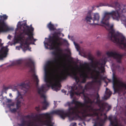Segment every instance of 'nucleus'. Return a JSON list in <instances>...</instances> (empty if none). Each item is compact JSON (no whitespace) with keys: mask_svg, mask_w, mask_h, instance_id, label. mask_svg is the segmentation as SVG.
Segmentation results:
<instances>
[{"mask_svg":"<svg viewBox=\"0 0 126 126\" xmlns=\"http://www.w3.org/2000/svg\"><path fill=\"white\" fill-rule=\"evenodd\" d=\"M52 55L55 56L56 58L53 60L49 61L46 63L45 68V70L46 71L47 69V67L51 68L52 69L53 77L52 79H48L47 78L45 79V81L47 83L45 84H42L40 87L37 88V92L38 94L40 95L41 98H44L43 102H48L47 100V97L45 95V93L47 91V88L51 86L52 88L57 91L59 90L61 86L60 82L62 80L66 79L68 76H70L74 79L77 83L79 81V79L77 75V73L75 71L71 70V72H69L68 70H66V73L62 72L61 75L59 76L56 74L57 72L56 67L58 66L59 63V58L61 57L60 53H58L55 51L52 52Z\"/></svg>","mask_w":126,"mask_h":126,"instance_id":"1","label":"nucleus"},{"mask_svg":"<svg viewBox=\"0 0 126 126\" xmlns=\"http://www.w3.org/2000/svg\"><path fill=\"white\" fill-rule=\"evenodd\" d=\"M109 6L115 8L116 11H112L111 12H104L101 23L105 25L106 29L109 31L108 37L113 42L118 44L120 48L126 51V38L123 36L118 38V34L115 33L113 25L110 26L109 23L111 16L117 21L120 17L122 19L126 18V8H122L123 5H120L117 2L113 3Z\"/></svg>","mask_w":126,"mask_h":126,"instance_id":"2","label":"nucleus"},{"mask_svg":"<svg viewBox=\"0 0 126 126\" xmlns=\"http://www.w3.org/2000/svg\"><path fill=\"white\" fill-rule=\"evenodd\" d=\"M71 103L75 104V106L74 107H69L67 112H66L63 110H57L50 113L47 112L40 114L38 115H36L35 117L38 118L37 119L38 121L39 122V125L41 126H53V125L51 124L52 119L51 115L53 114L59 115L63 119H64L66 116L70 117L75 116L79 117L80 114H81L84 117H88V114L89 113L87 108L79 109L84 106V104L76 101L74 99L73 100Z\"/></svg>","mask_w":126,"mask_h":126,"instance_id":"3","label":"nucleus"},{"mask_svg":"<svg viewBox=\"0 0 126 126\" xmlns=\"http://www.w3.org/2000/svg\"><path fill=\"white\" fill-rule=\"evenodd\" d=\"M83 94L85 103L86 104L90 103L91 104L93 103L95 104H97L100 108L99 109H94L93 108H87L89 113L88 116L89 117L96 116V121L100 120L99 115L100 114L101 116L103 115L102 112L104 110L105 108L107 106V103L102 102V100H100L99 96L98 93L97 94V96L96 98L95 96L93 95L94 98L93 100L90 99L87 95Z\"/></svg>","mask_w":126,"mask_h":126,"instance_id":"4","label":"nucleus"},{"mask_svg":"<svg viewBox=\"0 0 126 126\" xmlns=\"http://www.w3.org/2000/svg\"><path fill=\"white\" fill-rule=\"evenodd\" d=\"M79 90L77 92H74V91L78 89L76 86H74L71 87V90L70 92V95L71 98L73 97L75 94L77 95H80L82 94L83 96V94L85 95L84 93L85 90L86 91L89 90L93 89L94 88V84L93 81H90L87 83L85 85L84 88L83 89V87L81 85H79Z\"/></svg>","mask_w":126,"mask_h":126,"instance_id":"5","label":"nucleus"},{"mask_svg":"<svg viewBox=\"0 0 126 126\" xmlns=\"http://www.w3.org/2000/svg\"><path fill=\"white\" fill-rule=\"evenodd\" d=\"M34 30V28L31 27L30 30L24 33H20L17 35L16 39L21 42L24 41L25 40V44L26 45L28 44V41L29 40L32 41V40H33L34 41H35L36 40L34 39L33 36Z\"/></svg>","mask_w":126,"mask_h":126,"instance_id":"6","label":"nucleus"},{"mask_svg":"<svg viewBox=\"0 0 126 126\" xmlns=\"http://www.w3.org/2000/svg\"><path fill=\"white\" fill-rule=\"evenodd\" d=\"M102 63H100L99 62H97L95 63H93V64H92L91 65V67L94 68L93 71L95 73V75L94 76L92 75L91 78L94 79V81H93L94 82H95L100 83L101 82V81L100 80H98V77L100 76V73H104L105 72V69L104 67L103 68L102 66L100 67L98 66V65H102Z\"/></svg>","mask_w":126,"mask_h":126,"instance_id":"7","label":"nucleus"},{"mask_svg":"<svg viewBox=\"0 0 126 126\" xmlns=\"http://www.w3.org/2000/svg\"><path fill=\"white\" fill-rule=\"evenodd\" d=\"M113 87L114 93H118L123 89L126 90V83L123 82L119 78H117L113 74L112 75Z\"/></svg>","mask_w":126,"mask_h":126,"instance_id":"8","label":"nucleus"},{"mask_svg":"<svg viewBox=\"0 0 126 126\" xmlns=\"http://www.w3.org/2000/svg\"><path fill=\"white\" fill-rule=\"evenodd\" d=\"M32 77L33 79L31 80V81H28L26 83L24 82H23L18 85L17 87H21L22 88L21 91L20 92H19L21 94H23L24 91L25 90H27V93L28 89L26 88V87H30L31 85L33 83L34 81L36 82V85L37 86L38 85L39 80L38 79L37 76L35 74H34L32 75Z\"/></svg>","mask_w":126,"mask_h":126,"instance_id":"9","label":"nucleus"},{"mask_svg":"<svg viewBox=\"0 0 126 126\" xmlns=\"http://www.w3.org/2000/svg\"><path fill=\"white\" fill-rule=\"evenodd\" d=\"M49 43L50 44V46L54 47L56 46V49L59 51L62 52V50L60 49L59 47L62 45V44L60 41V38L56 32L54 33L53 36L50 37L49 39Z\"/></svg>","mask_w":126,"mask_h":126,"instance_id":"10","label":"nucleus"},{"mask_svg":"<svg viewBox=\"0 0 126 126\" xmlns=\"http://www.w3.org/2000/svg\"><path fill=\"white\" fill-rule=\"evenodd\" d=\"M8 17V16L5 14L0 15V32L14 30L13 28L8 26L5 21Z\"/></svg>","mask_w":126,"mask_h":126,"instance_id":"11","label":"nucleus"},{"mask_svg":"<svg viewBox=\"0 0 126 126\" xmlns=\"http://www.w3.org/2000/svg\"><path fill=\"white\" fill-rule=\"evenodd\" d=\"M100 16L98 13H94L92 16L91 13H88L85 20L89 24L98 25V23L99 19Z\"/></svg>","mask_w":126,"mask_h":126,"instance_id":"12","label":"nucleus"},{"mask_svg":"<svg viewBox=\"0 0 126 126\" xmlns=\"http://www.w3.org/2000/svg\"><path fill=\"white\" fill-rule=\"evenodd\" d=\"M107 55L109 57H112L115 59L117 62L120 63H121V60L123 56L122 55L116 52L108 51L106 53Z\"/></svg>","mask_w":126,"mask_h":126,"instance_id":"13","label":"nucleus"},{"mask_svg":"<svg viewBox=\"0 0 126 126\" xmlns=\"http://www.w3.org/2000/svg\"><path fill=\"white\" fill-rule=\"evenodd\" d=\"M16 90L17 92L18 96L17 97V102L16 103V108L17 109H18L20 107V104L21 101L23 100L22 95H24L26 93L27 90L24 91L23 94H21L19 91L16 88Z\"/></svg>","mask_w":126,"mask_h":126,"instance_id":"14","label":"nucleus"},{"mask_svg":"<svg viewBox=\"0 0 126 126\" xmlns=\"http://www.w3.org/2000/svg\"><path fill=\"white\" fill-rule=\"evenodd\" d=\"M8 51V49L7 47H1L0 50V60L2 59L4 57H6Z\"/></svg>","mask_w":126,"mask_h":126,"instance_id":"15","label":"nucleus"},{"mask_svg":"<svg viewBox=\"0 0 126 126\" xmlns=\"http://www.w3.org/2000/svg\"><path fill=\"white\" fill-rule=\"evenodd\" d=\"M108 119L110 122V124L112 126H123L121 124L119 123L118 122L116 118H114L113 120H112V117L111 116H109Z\"/></svg>","mask_w":126,"mask_h":126,"instance_id":"16","label":"nucleus"},{"mask_svg":"<svg viewBox=\"0 0 126 126\" xmlns=\"http://www.w3.org/2000/svg\"><path fill=\"white\" fill-rule=\"evenodd\" d=\"M25 64L26 66L31 68L34 65V63L31 58H28L26 59Z\"/></svg>","mask_w":126,"mask_h":126,"instance_id":"17","label":"nucleus"},{"mask_svg":"<svg viewBox=\"0 0 126 126\" xmlns=\"http://www.w3.org/2000/svg\"><path fill=\"white\" fill-rule=\"evenodd\" d=\"M82 73L80 74V77L82 79L81 82L85 83L86 80V79L89 78V76L88 74L85 73L84 71H82Z\"/></svg>","mask_w":126,"mask_h":126,"instance_id":"18","label":"nucleus"},{"mask_svg":"<svg viewBox=\"0 0 126 126\" xmlns=\"http://www.w3.org/2000/svg\"><path fill=\"white\" fill-rule=\"evenodd\" d=\"M21 25L23 26L24 30L23 32L21 33H24L31 30V29H30L29 26L27 25L26 23L22 24Z\"/></svg>","mask_w":126,"mask_h":126,"instance_id":"19","label":"nucleus"},{"mask_svg":"<svg viewBox=\"0 0 126 126\" xmlns=\"http://www.w3.org/2000/svg\"><path fill=\"white\" fill-rule=\"evenodd\" d=\"M105 93L106 96L105 95L104 97H102V99L103 100L107 99L111 95V93L109 91L108 92H105Z\"/></svg>","mask_w":126,"mask_h":126,"instance_id":"20","label":"nucleus"},{"mask_svg":"<svg viewBox=\"0 0 126 126\" xmlns=\"http://www.w3.org/2000/svg\"><path fill=\"white\" fill-rule=\"evenodd\" d=\"M47 26L50 31H53L56 30V28L54 27V25L51 23V22L47 24Z\"/></svg>","mask_w":126,"mask_h":126,"instance_id":"21","label":"nucleus"},{"mask_svg":"<svg viewBox=\"0 0 126 126\" xmlns=\"http://www.w3.org/2000/svg\"><path fill=\"white\" fill-rule=\"evenodd\" d=\"M89 64L88 63H85L83 64V66H86V68L87 69L88 72H89L91 70V69L89 67Z\"/></svg>","mask_w":126,"mask_h":126,"instance_id":"22","label":"nucleus"},{"mask_svg":"<svg viewBox=\"0 0 126 126\" xmlns=\"http://www.w3.org/2000/svg\"><path fill=\"white\" fill-rule=\"evenodd\" d=\"M23 117L26 119H30L33 117V115H26L23 116Z\"/></svg>","mask_w":126,"mask_h":126,"instance_id":"23","label":"nucleus"},{"mask_svg":"<svg viewBox=\"0 0 126 126\" xmlns=\"http://www.w3.org/2000/svg\"><path fill=\"white\" fill-rule=\"evenodd\" d=\"M103 115L104 116L103 119H101V121L102 122H104L106 121V119H107V117L106 114L105 113H104Z\"/></svg>","mask_w":126,"mask_h":126,"instance_id":"24","label":"nucleus"},{"mask_svg":"<svg viewBox=\"0 0 126 126\" xmlns=\"http://www.w3.org/2000/svg\"><path fill=\"white\" fill-rule=\"evenodd\" d=\"M16 63L20 66L21 65H22L23 61L20 60H17L16 61Z\"/></svg>","mask_w":126,"mask_h":126,"instance_id":"25","label":"nucleus"},{"mask_svg":"<svg viewBox=\"0 0 126 126\" xmlns=\"http://www.w3.org/2000/svg\"><path fill=\"white\" fill-rule=\"evenodd\" d=\"M74 43L76 47V48L77 49V50L78 51L79 48V45L77 44L75 42H74Z\"/></svg>","mask_w":126,"mask_h":126,"instance_id":"26","label":"nucleus"},{"mask_svg":"<svg viewBox=\"0 0 126 126\" xmlns=\"http://www.w3.org/2000/svg\"><path fill=\"white\" fill-rule=\"evenodd\" d=\"M17 109H16L14 108L13 109H11V108L10 109V110L11 111V112L12 113H15L16 112V110Z\"/></svg>","mask_w":126,"mask_h":126,"instance_id":"27","label":"nucleus"},{"mask_svg":"<svg viewBox=\"0 0 126 126\" xmlns=\"http://www.w3.org/2000/svg\"><path fill=\"white\" fill-rule=\"evenodd\" d=\"M89 59L91 61V64H93L94 63V58L92 57H89Z\"/></svg>","mask_w":126,"mask_h":126,"instance_id":"28","label":"nucleus"},{"mask_svg":"<svg viewBox=\"0 0 126 126\" xmlns=\"http://www.w3.org/2000/svg\"><path fill=\"white\" fill-rule=\"evenodd\" d=\"M107 105L106 107L105 108V109L106 108H107L108 110H107V111H108L110 110V109L111 108V107L109 105L108 106V104L107 103Z\"/></svg>","mask_w":126,"mask_h":126,"instance_id":"29","label":"nucleus"},{"mask_svg":"<svg viewBox=\"0 0 126 126\" xmlns=\"http://www.w3.org/2000/svg\"><path fill=\"white\" fill-rule=\"evenodd\" d=\"M35 109L37 111H39L40 110V107H36L35 108Z\"/></svg>","mask_w":126,"mask_h":126,"instance_id":"30","label":"nucleus"},{"mask_svg":"<svg viewBox=\"0 0 126 126\" xmlns=\"http://www.w3.org/2000/svg\"><path fill=\"white\" fill-rule=\"evenodd\" d=\"M76 123H73L70 124V126H76Z\"/></svg>","mask_w":126,"mask_h":126,"instance_id":"31","label":"nucleus"},{"mask_svg":"<svg viewBox=\"0 0 126 126\" xmlns=\"http://www.w3.org/2000/svg\"><path fill=\"white\" fill-rule=\"evenodd\" d=\"M104 5L102 3H100L99 5H97L96 6V7H99L100 6H104Z\"/></svg>","mask_w":126,"mask_h":126,"instance_id":"32","label":"nucleus"},{"mask_svg":"<svg viewBox=\"0 0 126 126\" xmlns=\"http://www.w3.org/2000/svg\"><path fill=\"white\" fill-rule=\"evenodd\" d=\"M62 92L63 93H64L65 94H66V91H65L64 90H62Z\"/></svg>","mask_w":126,"mask_h":126,"instance_id":"33","label":"nucleus"},{"mask_svg":"<svg viewBox=\"0 0 126 126\" xmlns=\"http://www.w3.org/2000/svg\"><path fill=\"white\" fill-rule=\"evenodd\" d=\"M1 39H0V47L3 45V44L1 43Z\"/></svg>","mask_w":126,"mask_h":126,"instance_id":"34","label":"nucleus"},{"mask_svg":"<svg viewBox=\"0 0 126 126\" xmlns=\"http://www.w3.org/2000/svg\"><path fill=\"white\" fill-rule=\"evenodd\" d=\"M7 101L8 102L10 103L11 101V100L10 99H7Z\"/></svg>","mask_w":126,"mask_h":126,"instance_id":"35","label":"nucleus"},{"mask_svg":"<svg viewBox=\"0 0 126 126\" xmlns=\"http://www.w3.org/2000/svg\"><path fill=\"white\" fill-rule=\"evenodd\" d=\"M63 55H64L66 57L67 56H68V57L69 56V55H68L66 54H63Z\"/></svg>","mask_w":126,"mask_h":126,"instance_id":"36","label":"nucleus"},{"mask_svg":"<svg viewBox=\"0 0 126 126\" xmlns=\"http://www.w3.org/2000/svg\"><path fill=\"white\" fill-rule=\"evenodd\" d=\"M4 88L5 90H7L9 88L7 87H4Z\"/></svg>","mask_w":126,"mask_h":126,"instance_id":"37","label":"nucleus"},{"mask_svg":"<svg viewBox=\"0 0 126 126\" xmlns=\"http://www.w3.org/2000/svg\"><path fill=\"white\" fill-rule=\"evenodd\" d=\"M11 36L10 35H9L7 37V38L9 39H10Z\"/></svg>","mask_w":126,"mask_h":126,"instance_id":"38","label":"nucleus"},{"mask_svg":"<svg viewBox=\"0 0 126 126\" xmlns=\"http://www.w3.org/2000/svg\"><path fill=\"white\" fill-rule=\"evenodd\" d=\"M9 95L10 97H11V96H12V94H11V93H10L9 94Z\"/></svg>","mask_w":126,"mask_h":126,"instance_id":"39","label":"nucleus"},{"mask_svg":"<svg viewBox=\"0 0 126 126\" xmlns=\"http://www.w3.org/2000/svg\"><path fill=\"white\" fill-rule=\"evenodd\" d=\"M32 25L31 24L30 25V27H29L30 29L31 28V27H32Z\"/></svg>","mask_w":126,"mask_h":126,"instance_id":"40","label":"nucleus"},{"mask_svg":"<svg viewBox=\"0 0 126 126\" xmlns=\"http://www.w3.org/2000/svg\"><path fill=\"white\" fill-rule=\"evenodd\" d=\"M108 90H109V89L108 88H106V91H105L107 92Z\"/></svg>","mask_w":126,"mask_h":126,"instance_id":"41","label":"nucleus"},{"mask_svg":"<svg viewBox=\"0 0 126 126\" xmlns=\"http://www.w3.org/2000/svg\"><path fill=\"white\" fill-rule=\"evenodd\" d=\"M83 124L85 126L86 125V124L84 122H83Z\"/></svg>","mask_w":126,"mask_h":126,"instance_id":"42","label":"nucleus"},{"mask_svg":"<svg viewBox=\"0 0 126 126\" xmlns=\"http://www.w3.org/2000/svg\"><path fill=\"white\" fill-rule=\"evenodd\" d=\"M99 126H102L103 125L101 124H99Z\"/></svg>","mask_w":126,"mask_h":126,"instance_id":"43","label":"nucleus"},{"mask_svg":"<svg viewBox=\"0 0 126 126\" xmlns=\"http://www.w3.org/2000/svg\"><path fill=\"white\" fill-rule=\"evenodd\" d=\"M94 126H96V125L95 123L94 124Z\"/></svg>","mask_w":126,"mask_h":126,"instance_id":"44","label":"nucleus"},{"mask_svg":"<svg viewBox=\"0 0 126 126\" xmlns=\"http://www.w3.org/2000/svg\"><path fill=\"white\" fill-rule=\"evenodd\" d=\"M45 45H48V44L47 43H45Z\"/></svg>","mask_w":126,"mask_h":126,"instance_id":"45","label":"nucleus"},{"mask_svg":"<svg viewBox=\"0 0 126 126\" xmlns=\"http://www.w3.org/2000/svg\"><path fill=\"white\" fill-rule=\"evenodd\" d=\"M64 41L65 42H67V41L65 40H64Z\"/></svg>","mask_w":126,"mask_h":126,"instance_id":"46","label":"nucleus"},{"mask_svg":"<svg viewBox=\"0 0 126 126\" xmlns=\"http://www.w3.org/2000/svg\"><path fill=\"white\" fill-rule=\"evenodd\" d=\"M54 104H56V102H55V101H54Z\"/></svg>","mask_w":126,"mask_h":126,"instance_id":"47","label":"nucleus"},{"mask_svg":"<svg viewBox=\"0 0 126 126\" xmlns=\"http://www.w3.org/2000/svg\"><path fill=\"white\" fill-rule=\"evenodd\" d=\"M125 26H126V24H125Z\"/></svg>","mask_w":126,"mask_h":126,"instance_id":"48","label":"nucleus"},{"mask_svg":"<svg viewBox=\"0 0 126 126\" xmlns=\"http://www.w3.org/2000/svg\"><path fill=\"white\" fill-rule=\"evenodd\" d=\"M68 105H69V106H70V104H68Z\"/></svg>","mask_w":126,"mask_h":126,"instance_id":"49","label":"nucleus"},{"mask_svg":"<svg viewBox=\"0 0 126 126\" xmlns=\"http://www.w3.org/2000/svg\"><path fill=\"white\" fill-rule=\"evenodd\" d=\"M68 37H69V35H68Z\"/></svg>","mask_w":126,"mask_h":126,"instance_id":"50","label":"nucleus"},{"mask_svg":"<svg viewBox=\"0 0 126 126\" xmlns=\"http://www.w3.org/2000/svg\"><path fill=\"white\" fill-rule=\"evenodd\" d=\"M28 47H27V48H28Z\"/></svg>","mask_w":126,"mask_h":126,"instance_id":"51","label":"nucleus"}]
</instances>
